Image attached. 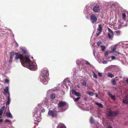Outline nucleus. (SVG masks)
Returning a JSON list of instances; mask_svg holds the SVG:
<instances>
[{"label":"nucleus","mask_w":128,"mask_h":128,"mask_svg":"<svg viewBox=\"0 0 128 128\" xmlns=\"http://www.w3.org/2000/svg\"><path fill=\"white\" fill-rule=\"evenodd\" d=\"M110 4V3L109 2H106L105 5L106 6H108Z\"/></svg>","instance_id":"4c0bfd02"},{"label":"nucleus","mask_w":128,"mask_h":128,"mask_svg":"<svg viewBox=\"0 0 128 128\" xmlns=\"http://www.w3.org/2000/svg\"><path fill=\"white\" fill-rule=\"evenodd\" d=\"M87 94L91 96H93L94 95V94L91 92L88 91L87 92Z\"/></svg>","instance_id":"bb28decb"},{"label":"nucleus","mask_w":128,"mask_h":128,"mask_svg":"<svg viewBox=\"0 0 128 128\" xmlns=\"http://www.w3.org/2000/svg\"><path fill=\"white\" fill-rule=\"evenodd\" d=\"M81 83L82 84L83 86H86L87 85L86 82L85 80H83Z\"/></svg>","instance_id":"aec40b11"},{"label":"nucleus","mask_w":128,"mask_h":128,"mask_svg":"<svg viewBox=\"0 0 128 128\" xmlns=\"http://www.w3.org/2000/svg\"><path fill=\"white\" fill-rule=\"evenodd\" d=\"M127 25L126 24V25H124V26H127Z\"/></svg>","instance_id":"3c124183"},{"label":"nucleus","mask_w":128,"mask_h":128,"mask_svg":"<svg viewBox=\"0 0 128 128\" xmlns=\"http://www.w3.org/2000/svg\"><path fill=\"white\" fill-rule=\"evenodd\" d=\"M10 60L9 61V62H12V60L13 58L14 55V52H12L10 53Z\"/></svg>","instance_id":"4468645a"},{"label":"nucleus","mask_w":128,"mask_h":128,"mask_svg":"<svg viewBox=\"0 0 128 128\" xmlns=\"http://www.w3.org/2000/svg\"><path fill=\"white\" fill-rule=\"evenodd\" d=\"M111 58L112 60H116V59L115 57L114 56H111Z\"/></svg>","instance_id":"58836bf2"},{"label":"nucleus","mask_w":128,"mask_h":128,"mask_svg":"<svg viewBox=\"0 0 128 128\" xmlns=\"http://www.w3.org/2000/svg\"><path fill=\"white\" fill-rule=\"evenodd\" d=\"M98 75L100 76H102V74L100 72H98Z\"/></svg>","instance_id":"37998d69"},{"label":"nucleus","mask_w":128,"mask_h":128,"mask_svg":"<svg viewBox=\"0 0 128 128\" xmlns=\"http://www.w3.org/2000/svg\"><path fill=\"white\" fill-rule=\"evenodd\" d=\"M50 97L51 98L54 99L55 97V95L54 94H52L50 95Z\"/></svg>","instance_id":"412c9836"},{"label":"nucleus","mask_w":128,"mask_h":128,"mask_svg":"<svg viewBox=\"0 0 128 128\" xmlns=\"http://www.w3.org/2000/svg\"><path fill=\"white\" fill-rule=\"evenodd\" d=\"M102 31V26L101 24H100L97 29V31L96 33L97 36H98L100 34Z\"/></svg>","instance_id":"0eeeda50"},{"label":"nucleus","mask_w":128,"mask_h":128,"mask_svg":"<svg viewBox=\"0 0 128 128\" xmlns=\"http://www.w3.org/2000/svg\"><path fill=\"white\" fill-rule=\"evenodd\" d=\"M114 66H113L112 65H111L110 66H109L107 67L105 69V70H109L110 68H114Z\"/></svg>","instance_id":"5701e85b"},{"label":"nucleus","mask_w":128,"mask_h":128,"mask_svg":"<svg viewBox=\"0 0 128 128\" xmlns=\"http://www.w3.org/2000/svg\"><path fill=\"white\" fill-rule=\"evenodd\" d=\"M57 128H66L65 126H60V125H58L57 126Z\"/></svg>","instance_id":"c756f323"},{"label":"nucleus","mask_w":128,"mask_h":128,"mask_svg":"<svg viewBox=\"0 0 128 128\" xmlns=\"http://www.w3.org/2000/svg\"><path fill=\"white\" fill-rule=\"evenodd\" d=\"M104 49L105 48V46H104Z\"/></svg>","instance_id":"864d4df0"},{"label":"nucleus","mask_w":128,"mask_h":128,"mask_svg":"<svg viewBox=\"0 0 128 128\" xmlns=\"http://www.w3.org/2000/svg\"><path fill=\"white\" fill-rule=\"evenodd\" d=\"M126 14L125 13H123L122 14V18L124 20L126 19Z\"/></svg>","instance_id":"393cba45"},{"label":"nucleus","mask_w":128,"mask_h":128,"mask_svg":"<svg viewBox=\"0 0 128 128\" xmlns=\"http://www.w3.org/2000/svg\"><path fill=\"white\" fill-rule=\"evenodd\" d=\"M107 61L104 60V64H106L107 63Z\"/></svg>","instance_id":"09e8293b"},{"label":"nucleus","mask_w":128,"mask_h":128,"mask_svg":"<svg viewBox=\"0 0 128 128\" xmlns=\"http://www.w3.org/2000/svg\"><path fill=\"white\" fill-rule=\"evenodd\" d=\"M6 116L10 118H12V116L10 112H7L6 114Z\"/></svg>","instance_id":"6ab92c4d"},{"label":"nucleus","mask_w":128,"mask_h":128,"mask_svg":"<svg viewBox=\"0 0 128 128\" xmlns=\"http://www.w3.org/2000/svg\"><path fill=\"white\" fill-rule=\"evenodd\" d=\"M125 21V22H126V21Z\"/></svg>","instance_id":"4d7b16f0"},{"label":"nucleus","mask_w":128,"mask_h":128,"mask_svg":"<svg viewBox=\"0 0 128 128\" xmlns=\"http://www.w3.org/2000/svg\"><path fill=\"white\" fill-rule=\"evenodd\" d=\"M93 76L94 77L96 78H97V76L95 74V72H93Z\"/></svg>","instance_id":"473e14b6"},{"label":"nucleus","mask_w":128,"mask_h":128,"mask_svg":"<svg viewBox=\"0 0 128 128\" xmlns=\"http://www.w3.org/2000/svg\"><path fill=\"white\" fill-rule=\"evenodd\" d=\"M78 88H79V86H78Z\"/></svg>","instance_id":"6e6d98bb"},{"label":"nucleus","mask_w":128,"mask_h":128,"mask_svg":"<svg viewBox=\"0 0 128 128\" xmlns=\"http://www.w3.org/2000/svg\"><path fill=\"white\" fill-rule=\"evenodd\" d=\"M22 65L24 67H27L30 70H34L36 68L35 66L32 62L30 58L28 61L25 60L24 62H21Z\"/></svg>","instance_id":"7ed1b4c3"},{"label":"nucleus","mask_w":128,"mask_h":128,"mask_svg":"<svg viewBox=\"0 0 128 128\" xmlns=\"http://www.w3.org/2000/svg\"><path fill=\"white\" fill-rule=\"evenodd\" d=\"M108 94L112 99L114 100H115V96H114L112 95L110 93H108Z\"/></svg>","instance_id":"dca6fc26"},{"label":"nucleus","mask_w":128,"mask_h":128,"mask_svg":"<svg viewBox=\"0 0 128 128\" xmlns=\"http://www.w3.org/2000/svg\"><path fill=\"white\" fill-rule=\"evenodd\" d=\"M10 101H7L6 103V105H7L9 104H10Z\"/></svg>","instance_id":"a19ab883"},{"label":"nucleus","mask_w":128,"mask_h":128,"mask_svg":"<svg viewBox=\"0 0 128 128\" xmlns=\"http://www.w3.org/2000/svg\"><path fill=\"white\" fill-rule=\"evenodd\" d=\"M17 46H18V44H17Z\"/></svg>","instance_id":"603ef678"},{"label":"nucleus","mask_w":128,"mask_h":128,"mask_svg":"<svg viewBox=\"0 0 128 128\" xmlns=\"http://www.w3.org/2000/svg\"><path fill=\"white\" fill-rule=\"evenodd\" d=\"M118 45L117 44H115L114 47L112 49L111 52H112L115 51H116V47Z\"/></svg>","instance_id":"a211bd4d"},{"label":"nucleus","mask_w":128,"mask_h":128,"mask_svg":"<svg viewBox=\"0 0 128 128\" xmlns=\"http://www.w3.org/2000/svg\"><path fill=\"white\" fill-rule=\"evenodd\" d=\"M95 104L97 105L100 108H102L103 107V105L101 103H98L97 102H95Z\"/></svg>","instance_id":"f3484780"},{"label":"nucleus","mask_w":128,"mask_h":128,"mask_svg":"<svg viewBox=\"0 0 128 128\" xmlns=\"http://www.w3.org/2000/svg\"><path fill=\"white\" fill-rule=\"evenodd\" d=\"M10 94L8 95V96L7 97V101H10Z\"/></svg>","instance_id":"f704fd0d"},{"label":"nucleus","mask_w":128,"mask_h":128,"mask_svg":"<svg viewBox=\"0 0 128 128\" xmlns=\"http://www.w3.org/2000/svg\"><path fill=\"white\" fill-rule=\"evenodd\" d=\"M75 95L78 96H80V94L79 92H77L76 94H75Z\"/></svg>","instance_id":"c9c22d12"},{"label":"nucleus","mask_w":128,"mask_h":128,"mask_svg":"<svg viewBox=\"0 0 128 128\" xmlns=\"http://www.w3.org/2000/svg\"><path fill=\"white\" fill-rule=\"evenodd\" d=\"M80 98V97H78L76 98H74V99L75 102H76L78 101V100Z\"/></svg>","instance_id":"7c9ffc66"},{"label":"nucleus","mask_w":128,"mask_h":128,"mask_svg":"<svg viewBox=\"0 0 128 128\" xmlns=\"http://www.w3.org/2000/svg\"><path fill=\"white\" fill-rule=\"evenodd\" d=\"M93 10L95 12H98L100 11V6L98 5L95 6L94 7Z\"/></svg>","instance_id":"9d476101"},{"label":"nucleus","mask_w":128,"mask_h":128,"mask_svg":"<svg viewBox=\"0 0 128 128\" xmlns=\"http://www.w3.org/2000/svg\"><path fill=\"white\" fill-rule=\"evenodd\" d=\"M97 44L98 47L100 46L103 52L104 51V46L102 45V43L101 42H97Z\"/></svg>","instance_id":"9b49d317"},{"label":"nucleus","mask_w":128,"mask_h":128,"mask_svg":"<svg viewBox=\"0 0 128 128\" xmlns=\"http://www.w3.org/2000/svg\"><path fill=\"white\" fill-rule=\"evenodd\" d=\"M4 82L5 83H8L9 82V80L8 79H5L4 80Z\"/></svg>","instance_id":"e433bc0d"},{"label":"nucleus","mask_w":128,"mask_h":128,"mask_svg":"<svg viewBox=\"0 0 128 128\" xmlns=\"http://www.w3.org/2000/svg\"><path fill=\"white\" fill-rule=\"evenodd\" d=\"M57 112L55 109L52 110H50L48 111V114L49 116H51L52 118H56L58 116Z\"/></svg>","instance_id":"20e7f679"},{"label":"nucleus","mask_w":128,"mask_h":128,"mask_svg":"<svg viewBox=\"0 0 128 128\" xmlns=\"http://www.w3.org/2000/svg\"><path fill=\"white\" fill-rule=\"evenodd\" d=\"M96 94V97H98V95L97 94Z\"/></svg>","instance_id":"8fccbe9b"},{"label":"nucleus","mask_w":128,"mask_h":128,"mask_svg":"<svg viewBox=\"0 0 128 128\" xmlns=\"http://www.w3.org/2000/svg\"><path fill=\"white\" fill-rule=\"evenodd\" d=\"M77 92H76V91L75 90H73L72 91V93L73 94H74L75 95L76 93Z\"/></svg>","instance_id":"72a5a7b5"},{"label":"nucleus","mask_w":128,"mask_h":128,"mask_svg":"<svg viewBox=\"0 0 128 128\" xmlns=\"http://www.w3.org/2000/svg\"><path fill=\"white\" fill-rule=\"evenodd\" d=\"M126 81L127 83L128 84V78H127L126 80Z\"/></svg>","instance_id":"de8ad7c7"},{"label":"nucleus","mask_w":128,"mask_h":128,"mask_svg":"<svg viewBox=\"0 0 128 128\" xmlns=\"http://www.w3.org/2000/svg\"><path fill=\"white\" fill-rule=\"evenodd\" d=\"M45 111V110L44 109H43L41 110V112L42 113L44 112Z\"/></svg>","instance_id":"a18cd8bd"},{"label":"nucleus","mask_w":128,"mask_h":128,"mask_svg":"<svg viewBox=\"0 0 128 128\" xmlns=\"http://www.w3.org/2000/svg\"><path fill=\"white\" fill-rule=\"evenodd\" d=\"M122 102L124 103H128V95L127 94L126 95L125 99L123 100Z\"/></svg>","instance_id":"f8f14e48"},{"label":"nucleus","mask_w":128,"mask_h":128,"mask_svg":"<svg viewBox=\"0 0 128 128\" xmlns=\"http://www.w3.org/2000/svg\"><path fill=\"white\" fill-rule=\"evenodd\" d=\"M118 114V112H112L110 111L109 112L107 116L109 117H113L116 116Z\"/></svg>","instance_id":"6e6552de"},{"label":"nucleus","mask_w":128,"mask_h":128,"mask_svg":"<svg viewBox=\"0 0 128 128\" xmlns=\"http://www.w3.org/2000/svg\"><path fill=\"white\" fill-rule=\"evenodd\" d=\"M5 108V106H3L0 109V116H1L3 114Z\"/></svg>","instance_id":"2eb2a0df"},{"label":"nucleus","mask_w":128,"mask_h":128,"mask_svg":"<svg viewBox=\"0 0 128 128\" xmlns=\"http://www.w3.org/2000/svg\"><path fill=\"white\" fill-rule=\"evenodd\" d=\"M90 121L91 124H93L94 122V120L92 117H91L90 119Z\"/></svg>","instance_id":"c85d7f7f"},{"label":"nucleus","mask_w":128,"mask_h":128,"mask_svg":"<svg viewBox=\"0 0 128 128\" xmlns=\"http://www.w3.org/2000/svg\"><path fill=\"white\" fill-rule=\"evenodd\" d=\"M108 75L109 77L111 78H112V77H113L114 76L110 72H108Z\"/></svg>","instance_id":"cd10ccee"},{"label":"nucleus","mask_w":128,"mask_h":128,"mask_svg":"<svg viewBox=\"0 0 128 128\" xmlns=\"http://www.w3.org/2000/svg\"><path fill=\"white\" fill-rule=\"evenodd\" d=\"M111 82L113 85H116V81L114 79H112L111 80Z\"/></svg>","instance_id":"4be33fe9"},{"label":"nucleus","mask_w":128,"mask_h":128,"mask_svg":"<svg viewBox=\"0 0 128 128\" xmlns=\"http://www.w3.org/2000/svg\"><path fill=\"white\" fill-rule=\"evenodd\" d=\"M112 52L113 53V54L115 56H117L120 54V53L119 52L116 51H115Z\"/></svg>","instance_id":"b1692460"},{"label":"nucleus","mask_w":128,"mask_h":128,"mask_svg":"<svg viewBox=\"0 0 128 128\" xmlns=\"http://www.w3.org/2000/svg\"><path fill=\"white\" fill-rule=\"evenodd\" d=\"M78 88H79V86H78Z\"/></svg>","instance_id":"5fc2aeb1"},{"label":"nucleus","mask_w":128,"mask_h":128,"mask_svg":"<svg viewBox=\"0 0 128 128\" xmlns=\"http://www.w3.org/2000/svg\"><path fill=\"white\" fill-rule=\"evenodd\" d=\"M22 50L23 53L25 55L23 56L22 54H20L16 52L15 53L16 55L15 59L16 60L20 59L21 62H24L25 60H26V61H28L29 60L30 57L29 54L25 50L22 49Z\"/></svg>","instance_id":"f257e3e1"},{"label":"nucleus","mask_w":128,"mask_h":128,"mask_svg":"<svg viewBox=\"0 0 128 128\" xmlns=\"http://www.w3.org/2000/svg\"><path fill=\"white\" fill-rule=\"evenodd\" d=\"M66 104V102L61 101L58 104V108H62L61 110H62V111H64V110H63L62 108L65 106Z\"/></svg>","instance_id":"39448f33"},{"label":"nucleus","mask_w":128,"mask_h":128,"mask_svg":"<svg viewBox=\"0 0 128 128\" xmlns=\"http://www.w3.org/2000/svg\"><path fill=\"white\" fill-rule=\"evenodd\" d=\"M5 122H10V121L7 119H6L5 120Z\"/></svg>","instance_id":"79ce46f5"},{"label":"nucleus","mask_w":128,"mask_h":128,"mask_svg":"<svg viewBox=\"0 0 128 128\" xmlns=\"http://www.w3.org/2000/svg\"><path fill=\"white\" fill-rule=\"evenodd\" d=\"M115 32L116 33V34L117 35H118L120 34V32L119 31H116Z\"/></svg>","instance_id":"ea45409f"},{"label":"nucleus","mask_w":128,"mask_h":128,"mask_svg":"<svg viewBox=\"0 0 128 128\" xmlns=\"http://www.w3.org/2000/svg\"><path fill=\"white\" fill-rule=\"evenodd\" d=\"M118 4V3L117 2H113L111 4V5H110L111 6H115L116 5Z\"/></svg>","instance_id":"a878e982"},{"label":"nucleus","mask_w":128,"mask_h":128,"mask_svg":"<svg viewBox=\"0 0 128 128\" xmlns=\"http://www.w3.org/2000/svg\"><path fill=\"white\" fill-rule=\"evenodd\" d=\"M4 93L6 94H8V95L10 94L8 92V86H6L5 87V88L4 89Z\"/></svg>","instance_id":"ddd939ff"},{"label":"nucleus","mask_w":128,"mask_h":128,"mask_svg":"<svg viewBox=\"0 0 128 128\" xmlns=\"http://www.w3.org/2000/svg\"><path fill=\"white\" fill-rule=\"evenodd\" d=\"M48 77V71L44 69H42L40 76V81L43 83H44L47 81Z\"/></svg>","instance_id":"f03ea898"},{"label":"nucleus","mask_w":128,"mask_h":128,"mask_svg":"<svg viewBox=\"0 0 128 128\" xmlns=\"http://www.w3.org/2000/svg\"><path fill=\"white\" fill-rule=\"evenodd\" d=\"M107 128H112V126H107Z\"/></svg>","instance_id":"49530a36"},{"label":"nucleus","mask_w":128,"mask_h":128,"mask_svg":"<svg viewBox=\"0 0 128 128\" xmlns=\"http://www.w3.org/2000/svg\"><path fill=\"white\" fill-rule=\"evenodd\" d=\"M110 52L109 51H107L104 53V55L106 56L108 55Z\"/></svg>","instance_id":"2f4dec72"},{"label":"nucleus","mask_w":128,"mask_h":128,"mask_svg":"<svg viewBox=\"0 0 128 128\" xmlns=\"http://www.w3.org/2000/svg\"><path fill=\"white\" fill-rule=\"evenodd\" d=\"M86 64L89 65H90V63L87 61L86 62Z\"/></svg>","instance_id":"c03bdc74"},{"label":"nucleus","mask_w":128,"mask_h":128,"mask_svg":"<svg viewBox=\"0 0 128 128\" xmlns=\"http://www.w3.org/2000/svg\"><path fill=\"white\" fill-rule=\"evenodd\" d=\"M90 19L91 21L93 24L96 22L97 20L96 17L94 14L91 15Z\"/></svg>","instance_id":"1a4fd4ad"},{"label":"nucleus","mask_w":128,"mask_h":128,"mask_svg":"<svg viewBox=\"0 0 128 128\" xmlns=\"http://www.w3.org/2000/svg\"><path fill=\"white\" fill-rule=\"evenodd\" d=\"M108 38L112 40L113 36V32L109 28H108Z\"/></svg>","instance_id":"423d86ee"}]
</instances>
